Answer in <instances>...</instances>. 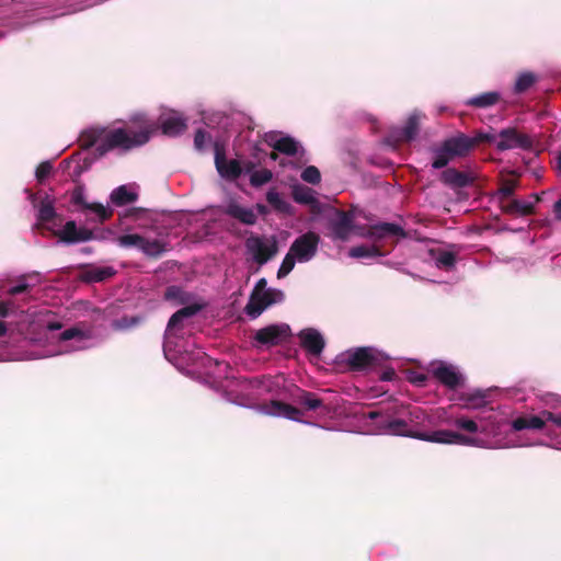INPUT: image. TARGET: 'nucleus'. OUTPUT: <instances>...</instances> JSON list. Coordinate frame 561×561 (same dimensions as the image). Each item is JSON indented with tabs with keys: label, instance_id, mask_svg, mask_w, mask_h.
<instances>
[{
	"label": "nucleus",
	"instance_id": "nucleus-26",
	"mask_svg": "<svg viewBox=\"0 0 561 561\" xmlns=\"http://www.w3.org/2000/svg\"><path fill=\"white\" fill-rule=\"evenodd\" d=\"M266 201L277 213L284 215H293V206L286 202L275 188H271L266 193Z\"/></svg>",
	"mask_w": 561,
	"mask_h": 561
},
{
	"label": "nucleus",
	"instance_id": "nucleus-11",
	"mask_svg": "<svg viewBox=\"0 0 561 561\" xmlns=\"http://www.w3.org/2000/svg\"><path fill=\"white\" fill-rule=\"evenodd\" d=\"M260 410L266 415L283 416L293 421H299L302 415L298 408L278 400H272L268 403L262 404Z\"/></svg>",
	"mask_w": 561,
	"mask_h": 561
},
{
	"label": "nucleus",
	"instance_id": "nucleus-38",
	"mask_svg": "<svg viewBox=\"0 0 561 561\" xmlns=\"http://www.w3.org/2000/svg\"><path fill=\"white\" fill-rule=\"evenodd\" d=\"M296 260L297 257L289 250L277 271V277L283 278L287 276L294 270Z\"/></svg>",
	"mask_w": 561,
	"mask_h": 561
},
{
	"label": "nucleus",
	"instance_id": "nucleus-28",
	"mask_svg": "<svg viewBox=\"0 0 561 561\" xmlns=\"http://www.w3.org/2000/svg\"><path fill=\"white\" fill-rule=\"evenodd\" d=\"M543 426H545V419L537 416V415H531L529 417H526V416L517 417L512 422V427L515 431H523V430H527V428L541 430Z\"/></svg>",
	"mask_w": 561,
	"mask_h": 561
},
{
	"label": "nucleus",
	"instance_id": "nucleus-13",
	"mask_svg": "<svg viewBox=\"0 0 561 561\" xmlns=\"http://www.w3.org/2000/svg\"><path fill=\"white\" fill-rule=\"evenodd\" d=\"M300 345L313 356H320L325 346L323 336L316 329H304L298 333Z\"/></svg>",
	"mask_w": 561,
	"mask_h": 561
},
{
	"label": "nucleus",
	"instance_id": "nucleus-35",
	"mask_svg": "<svg viewBox=\"0 0 561 561\" xmlns=\"http://www.w3.org/2000/svg\"><path fill=\"white\" fill-rule=\"evenodd\" d=\"M273 178V173L268 169L253 171L250 175V184L253 187H260L268 183Z\"/></svg>",
	"mask_w": 561,
	"mask_h": 561
},
{
	"label": "nucleus",
	"instance_id": "nucleus-47",
	"mask_svg": "<svg viewBox=\"0 0 561 561\" xmlns=\"http://www.w3.org/2000/svg\"><path fill=\"white\" fill-rule=\"evenodd\" d=\"M84 336L85 335H84L82 330H80L77 327H72V328H69V329L65 330L59 335V340L60 341H69V340H72V339H83Z\"/></svg>",
	"mask_w": 561,
	"mask_h": 561
},
{
	"label": "nucleus",
	"instance_id": "nucleus-10",
	"mask_svg": "<svg viewBox=\"0 0 561 561\" xmlns=\"http://www.w3.org/2000/svg\"><path fill=\"white\" fill-rule=\"evenodd\" d=\"M420 130V118L416 114L410 115L403 127L392 128L388 134V141L393 144H405L412 141Z\"/></svg>",
	"mask_w": 561,
	"mask_h": 561
},
{
	"label": "nucleus",
	"instance_id": "nucleus-50",
	"mask_svg": "<svg viewBox=\"0 0 561 561\" xmlns=\"http://www.w3.org/2000/svg\"><path fill=\"white\" fill-rule=\"evenodd\" d=\"M517 204L516 215L526 216L534 213V205L531 203H525L517 199Z\"/></svg>",
	"mask_w": 561,
	"mask_h": 561
},
{
	"label": "nucleus",
	"instance_id": "nucleus-21",
	"mask_svg": "<svg viewBox=\"0 0 561 561\" xmlns=\"http://www.w3.org/2000/svg\"><path fill=\"white\" fill-rule=\"evenodd\" d=\"M501 101V94L496 91H489L468 99L465 103L467 106L476 108H488Z\"/></svg>",
	"mask_w": 561,
	"mask_h": 561
},
{
	"label": "nucleus",
	"instance_id": "nucleus-23",
	"mask_svg": "<svg viewBox=\"0 0 561 561\" xmlns=\"http://www.w3.org/2000/svg\"><path fill=\"white\" fill-rule=\"evenodd\" d=\"M110 199L115 206L122 207L135 203L138 199V194L128 190L126 185H121L112 191Z\"/></svg>",
	"mask_w": 561,
	"mask_h": 561
},
{
	"label": "nucleus",
	"instance_id": "nucleus-36",
	"mask_svg": "<svg viewBox=\"0 0 561 561\" xmlns=\"http://www.w3.org/2000/svg\"><path fill=\"white\" fill-rule=\"evenodd\" d=\"M117 241L121 247L140 249V245L144 244V237L137 233H128L119 236Z\"/></svg>",
	"mask_w": 561,
	"mask_h": 561
},
{
	"label": "nucleus",
	"instance_id": "nucleus-19",
	"mask_svg": "<svg viewBox=\"0 0 561 561\" xmlns=\"http://www.w3.org/2000/svg\"><path fill=\"white\" fill-rule=\"evenodd\" d=\"M162 348L165 359L175 365V312L169 318Z\"/></svg>",
	"mask_w": 561,
	"mask_h": 561
},
{
	"label": "nucleus",
	"instance_id": "nucleus-2",
	"mask_svg": "<svg viewBox=\"0 0 561 561\" xmlns=\"http://www.w3.org/2000/svg\"><path fill=\"white\" fill-rule=\"evenodd\" d=\"M379 427L392 435L412 437L431 443L478 446L477 438H472L453 431L439 430L430 434L424 432L410 431L408 430V422L401 417L381 421Z\"/></svg>",
	"mask_w": 561,
	"mask_h": 561
},
{
	"label": "nucleus",
	"instance_id": "nucleus-52",
	"mask_svg": "<svg viewBox=\"0 0 561 561\" xmlns=\"http://www.w3.org/2000/svg\"><path fill=\"white\" fill-rule=\"evenodd\" d=\"M30 287L31 286L27 283H21V284H18V285L9 288L8 294L11 296L20 295V294L27 291L30 289Z\"/></svg>",
	"mask_w": 561,
	"mask_h": 561
},
{
	"label": "nucleus",
	"instance_id": "nucleus-64",
	"mask_svg": "<svg viewBox=\"0 0 561 561\" xmlns=\"http://www.w3.org/2000/svg\"><path fill=\"white\" fill-rule=\"evenodd\" d=\"M243 169H244V171H245L247 173H250V174H251L253 171H255V170H254V169H255V163H254V162H252V161H247V162H244V164H243L242 170H243Z\"/></svg>",
	"mask_w": 561,
	"mask_h": 561
},
{
	"label": "nucleus",
	"instance_id": "nucleus-60",
	"mask_svg": "<svg viewBox=\"0 0 561 561\" xmlns=\"http://www.w3.org/2000/svg\"><path fill=\"white\" fill-rule=\"evenodd\" d=\"M72 201H73V203H75V204L80 205V206H82V207H83V204H84V203H87V202L84 201V198H83V196H82V194H81V193H75V194L72 195Z\"/></svg>",
	"mask_w": 561,
	"mask_h": 561
},
{
	"label": "nucleus",
	"instance_id": "nucleus-63",
	"mask_svg": "<svg viewBox=\"0 0 561 561\" xmlns=\"http://www.w3.org/2000/svg\"><path fill=\"white\" fill-rule=\"evenodd\" d=\"M186 128V119L178 113V133Z\"/></svg>",
	"mask_w": 561,
	"mask_h": 561
},
{
	"label": "nucleus",
	"instance_id": "nucleus-14",
	"mask_svg": "<svg viewBox=\"0 0 561 561\" xmlns=\"http://www.w3.org/2000/svg\"><path fill=\"white\" fill-rule=\"evenodd\" d=\"M439 180L450 188H463L472 185L476 176L456 168H447L440 173Z\"/></svg>",
	"mask_w": 561,
	"mask_h": 561
},
{
	"label": "nucleus",
	"instance_id": "nucleus-34",
	"mask_svg": "<svg viewBox=\"0 0 561 561\" xmlns=\"http://www.w3.org/2000/svg\"><path fill=\"white\" fill-rule=\"evenodd\" d=\"M206 307L205 302L195 301L188 305H185L181 308H178V323L183 319L195 316L197 312L203 310Z\"/></svg>",
	"mask_w": 561,
	"mask_h": 561
},
{
	"label": "nucleus",
	"instance_id": "nucleus-8",
	"mask_svg": "<svg viewBox=\"0 0 561 561\" xmlns=\"http://www.w3.org/2000/svg\"><path fill=\"white\" fill-rule=\"evenodd\" d=\"M291 335L290 327L286 323L270 324L257 330L253 336L260 345H278L280 342Z\"/></svg>",
	"mask_w": 561,
	"mask_h": 561
},
{
	"label": "nucleus",
	"instance_id": "nucleus-12",
	"mask_svg": "<svg viewBox=\"0 0 561 561\" xmlns=\"http://www.w3.org/2000/svg\"><path fill=\"white\" fill-rule=\"evenodd\" d=\"M57 236L65 243L84 242L94 238V233L91 229L84 227L78 228L73 220L67 221L64 228L58 231Z\"/></svg>",
	"mask_w": 561,
	"mask_h": 561
},
{
	"label": "nucleus",
	"instance_id": "nucleus-15",
	"mask_svg": "<svg viewBox=\"0 0 561 561\" xmlns=\"http://www.w3.org/2000/svg\"><path fill=\"white\" fill-rule=\"evenodd\" d=\"M407 236L404 229L392 222H381L370 226L367 231V237L375 240L381 241L391 238H404Z\"/></svg>",
	"mask_w": 561,
	"mask_h": 561
},
{
	"label": "nucleus",
	"instance_id": "nucleus-59",
	"mask_svg": "<svg viewBox=\"0 0 561 561\" xmlns=\"http://www.w3.org/2000/svg\"><path fill=\"white\" fill-rule=\"evenodd\" d=\"M48 331H57L62 328V323L58 321H49L46 325Z\"/></svg>",
	"mask_w": 561,
	"mask_h": 561
},
{
	"label": "nucleus",
	"instance_id": "nucleus-39",
	"mask_svg": "<svg viewBox=\"0 0 561 561\" xmlns=\"http://www.w3.org/2000/svg\"><path fill=\"white\" fill-rule=\"evenodd\" d=\"M517 182L514 180H505L496 192L497 199H508L514 195Z\"/></svg>",
	"mask_w": 561,
	"mask_h": 561
},
{
	"label": "nucleus",
	"instance_id": "nucleus-1",
	"mask_svg": "<svg viewBox=\"0 0 561 561\" xmlns=\"http://www.w3.org/2000/svg\"><path fill=\"white\" fill-rule=\"evenodd\" d=\"M133 122L139 123V130L102 126L84 129L79 137L80 147L89 149L96 145L95 153L98 157H103L115 149L126 152L147 144L151 135L159 129L156 123L149 122L144 115L135 116Z\"/></svg>",
	"mask_w": 561,
	"mask_h": 561
},
{
	"label": "nucleus",
	"instance_id": "nucleus-33",
	"mask_svg": "<svg viewBox=\"0 0 561 561\" xmlns=\"http://www.w3.org/2000/svg\"><path fill=\"white\" fill-rule=\"evenodd\" d=\"M83 209L95 214L100 222H104L113 216V210L100 203H84Z\"/></svg>",
	"mask_w": 561,
	"mask_h": 561
},
{
	"label": "nucleus",
	"instance_id": "nucleus-62",
	"mask_svg": "<svg viewBox=\"0 0 561 561\" xmlns=\"http://www.w3.org/2000/svg\"><path fill=\"white\" fill-rule=\"evenodd\" d=\"M164 297L168 300L175 298V286H169L165 289Z\"/></svg>",
	"mask_w": 561,
	"mask_h": 561
},
{
	"label": "nucleus",
	"instance_id": "nucleus-51",
	"mask_svg": "<svg viewBox=\"0 0 561 561\" xmlns=\"http://www.w3.org/2000/svg\"><path fill=\"white\" fill-rule=\"evenodd\" d=\"M467 403L478 407L484 403V396L480 392H477L474 394H470L466 398Z\"/></svg>",
	"mask_w": 561,
	"mask_h": 561
},
{
	"label": "nucleus",
	"instance_id": "nucleus-49",
	"mask_svg": "<svg viewBox=\"0 0 561 561\" xmlns=\"http://www.w3.org/2000/svg\"><path fill=\"white\" fill-rule=\"evenodd\" d=\"M208 135L204 129H197L194 136V146L197 150H202L205 146Z\"/></svg>",
	"mask_w": 561,
	"mask_h": 561
},
{
	"label": "nucleus",
	"instance_id": "nucleus-17",
	"mask_svg": "<svg viewBox=\"0 0 561 561\" xmlns=\"http://www.w3.org/2000/svg\"><path fill=\"white\" fill-rule=\"evenodd\" d=\"M376 360L373 350L359 347L351 352L347 357V365L352 370L358 371L370 367Z\"/></svg>",
	"mask_w": 561,
	"mask_h": 561
},
{
	"label": "nucleus",
	"instance_id": "nucleus-25",
	"mask_svg": "<svg viewBox=\"0 0 561 561\" xmlns=\"http://www.w3.org/2000/svg\"><path fill=\"white\" fill-rule=\"evenodd\" d=\"M291 195L294 201L298 204L309 205L312 208L318 204V201L314 197V191L310 187L296 185L293 187Z\"/></svg>",
	"mask_w": 561,
	"mask_h": 561
},
{
	"label": "nucleus",
	"instance_id": "nucleus-58",
	"mask_svg": "<svg viewBox=\"0 0 561 561\" xmlns=\"http://www.w3.org/2000/svg\"><path fill=\"white\" fill-rule=\"evenodd\" d=\"M553 213H554L556 219L561 221V198L554 203Z\"/></svg>",
	"mask_w": 561,
	"mask_h": 561
},
{
	"label": "nucleus",
	"instance_id": "nucleus-9",
	"mask_svg": "<svg viewBox=\"0 0 561 561\" xmlns=\"http://www.w3.org/2000/svg\"><path fill=\"white\" fill-rule=\"evenodd\" d=\"M275 296H283L280 290L267 289L265 293H251L250 299L244 308L245 313L252 319L257 318L270 306L276 302Z\"/></svg>",
	"mask_w": 561,
	"mask_h": 561
},
{
	"label": "nucleus",
	"instance_id": "nucleus-48",
	"mask_svg": "<svg viewBox=\"0 0 561 561\" xmlns=\"http://www.w3.org/2000/svg\"><path fill=\"white\" fill-rule=\"evenodd\" d=\"M501 206V209L505 214L516 215V207L518 206L517 199H497Z\"/></svg>",
	"mask_w": 561,
	"mask_h": 561
},
{
	"label": "nucleus",
	"instance_id": "nucleus-42",
	"mask_svg": "<svg viewBox=\"0 0 561 561\" xmlns=\"http://www.w3.org/2000/svg\"><path fill=\"white\" fill-rule=\"evenodd\" d=\"M140 250H142L148 255H159L163 249L159 241L149 240L144 238V244L140 245Z\"/></svg>",
	"mask_w": 561,
	"mask_h": 561
},
{
	"label": "nucleus",
	"instance_id": "nucleus-53",
	"mask_svg": "<svg viewBox=\"0 0 561 561\" xmlns=\"http://www.w3.org/2000/svg\"><path fill=\"white\" fill-rule=\"evenodd\" d=\"M175 129V117H170L162 123V131L165 135H172Z\"/></svg>",
	"mask_w": 561,
	"mask_h": 561
},
{
	"label": "nucleus",
	"instance_id": "nucleus-30",
	"mask_svg": "<svg viewBox=\"0 0 561 561\" xmlns=\"http://www.w3.org/2000/svg\"><path fill=\"white\" fill-rule=\"evenodd\" d=\"M351 257L364 259V257H376L385 255V252L376 244L373 245H357L350 249L348 252Z\"/></svg>",
	"mask_w": 561,
	"mask_h": 561
},
{
	"label": "nucleus",
	"instance_id": "nucleus-41",
	"mask_svg": "<svg viewBox=\"0 0 561 561\" xmlns=\"http://www.w3.org/2000/svg\"><path fill=\"white\" fill-rule=\"evenodd\" d=\"M301 179L310 184H318L321 181V174L317 167L309 165L301 172Z\"/></svg>",
	"mask_w": 561,
	"mask_h": 561
},
{
	"label": "nucleus",
	"instance_id": "nucleus-5",
	"mask_svg": "<svg viewBox=\"0 0 561 561\" xmlns=\"http://www.w3.org/2000/svg\"><path fill=\"white\" fill-rule=\"evenodd\" d=\"M499 137L500 140L496 142V149L499 151L512 149L531 150L534 148V139L514 127L502 129L499 133Z\"/></svg>",
	"mask_w": 561,
	"mask_h": 561
},
{
	"label": "nucleus",
	"instance_id": "nucleus-44",
	"mask_svg": "<svg viewBox=\"0 0 561 561\" xmlns=\"http://www.w3.org/2000/svg\"><path fill=\"white\" fill-rule=\"evenodd\" d=\"M473 141V149L480 144H495L496 145V135L492 133L478 131L473 137H471Z\"/></svg>",
	"mask_w": 561,
	"mask_h": 561
},
{
	"label": "nucleus",
	"instance_id": "nucleus-56",
	"mask_svg": "<svg viewBox=\"0 0 561 561\" xmlns=\"http://www.w3.org/2000/svg\"><path fill=\"white\" fill-rule=\"evenodd\" d=\"M266 285H267L266 279L265 278H260L256 282L252 293H256V294L265 293L267 290L266 289Z\"/></svg>",
	"mask_w": 561,
	"mask_h": 561
},
{
	"label": "nucleus",
	"instance_id": "nucleus-37",
	"mask_svg": "<svg viewBox=\"0 0 561 561\" xmlns=\"http://www.w3.org/2000/svg\"><path fill=\"white\" fill-rule=\"evenodd\" d=\"M383 410V421L394 420L407 415L408 407L404 404L393 403Z\"/></svg>",
	"mask_w": 561,
	"mask_h": 561
},
{
	"label": "nucleus",
	"instance_id": "nucleus-3",
	"mask_svg": "<svg viewBox=\"0 0 561 561\" xmlns=\"http://www.w3.org/2000/svg\"><path fill=\"white\" fill-rule=\"evenodd\" d=\"M245 249L252 254L254 262L262 266L276 255L278 245L275 238L266 243L262 237L251 236L245 240Z\"/></svg>",
	"mask_w": 561,
	"mask_h": 561
},
{
	"label": "nucleus",
	"instance_id": "nucleus-7",
	"mask_svg": "<svg viewBox=\"0 0 561 561\" xmlns=\"http://www.w3.org/2000/svg\"><path fill=\"white\" fill-rule=\"evenodd\" d=\"M215 165L219 175L226 180L234 181L242 173V167L236 159L228 160L225 146L218 141L214 144Z\"/></svg>",
	"mask_w": 561,
	"mask_h": 561
},
{
	"label": "nucleus",
	"instance_id": "nucleus-27",
	"mask_svg": "<svg viewBox=\"0 0 561 561\" xmlns=\"http://www.w3.org/2000/svg\"><path fill=\"white\" fill-rule=\"evenodd\" d=\"M268 144L275 151L286 156H295L298 152V142L290 136L280 137Z\"/></svg>",
	"mask_w": 561,
	"mask_h": 561
},
{
	"label": "nucleus",
	"instance_id": "nucleus-16",
	"mask_svg": "<svg viewBox=\"0 0 561 561\" xmlns=\"http://www.w3.org/2000/svg\"><path fill=\"white\" fill-rule=\"evenodd\" d=\"M334 239L346 241L353 230V216L351 213L339 210L336 218L330 222Z\"/></svg>",
	"mask_w": 561,
	"mask_h": 561
},
{
	"label": "nucleus",
	"instance_id": "nucleus-43",
	"mask_svg": "<svg viewBox=\"0 0 561 561\" xmlns=\"http://www.w3.org/2000/svg\"><path fill=\"white\" fill-rule=\"evenodd\" d=\"M454 424L457 428L468 433H477L479 430L477 422L466 417H457Z\"/></svg>",
	"mask_w": 561,
	"mask_h": 561
},
{
	"label": "nucleus",
	"instance_id": "nucleus-31",
	"mask_svg": "<svg viewBox=\"0 0 561 561\" xmlns=\"http://www.w3.org/2000/svg\"><path fill=\"white\" fill-rule=\"evenodd\" d=\"M37 208H38L37 219L41 222H49L56 216L53 201H50L48 196H46L44 199H42L39 202V204L37 205Z\"/></svg>",
	"mask_w": 561,
	"mask_h": 561
},
{
	"label": "nucleus",
	"instance_id": "nucleus-32",
	"mask_svg": "<svg viewBox=\"0 0 561 561\" xmlns=\"http://www.w3.org/2000/svg\"><path fill=\"white\" fill-rule=\"evenodd\" d=\"M537 77L533 72H523L520 73L515 82L514 91L515 93H524L529 90L536 82Z\"/></svg>",
	"mask_w": 561,
	"mask_h": 561
},
{
	"label": "nucleus",
	"instance_id": "nucleus-55",
	"mask_svg": "<svg viewBox=\"0 0 561 561\" xmlns=\"http://www.w3.org/2000/svg\"><path fill=\"white\" fill-rule=\"evenodd\" d=\"M422 414L423 411L420 408L410 409V407H408L407 415H409V420L411 422H413L414 420H419Z\"/></svg>",
	"mask_w": 561,
	"mask_h": 561
},
{
	"label": "nucleus",
	"instance_id": "nucleus-20",
	"mask_svg": "<svg viewBox=\"0 0 561 561\" xmlns=\"http://www.w3.org/2000/svg\"><path fill=\"white\" fill-rule=\"evenodd\" d=\"M446 139L459 158L467 157L471 150H473V141L471 140V137L463 133H457L456 135Z\"/></svg>",
	"mask_w": 561,
	"mask_h": 561
},
{
	"label": "nucleus",
	"instance_id": "nucleus-29",
	"mask_svg": "<svg viewBox=\"0 0 561 561\" xmlns=\"http://www.w3.org/2000/svg\"><path fill=\"white\" fill-rule=\"evenodd\" d=\"M296 402L309 411H314L323 407V401L318 398L316 393L306 390H299Z\"/></svg>",
	"mask_w": 561,
	"mask_h": 561
},
{
	"label": "nucleus",
	"instance_id": "nucleus-61",
	"mask_svg": "<svg viewBox=\"0 0 561 561\" xmlns=\"http://www.w3.org/2000/svg\"><path fill=\"white\" fill-rule=\"evenodd\" d=\"M9 314V302H0V317L4 318Z\"/></svg>",
	"mask_w": 561,
	"mask_h": 561
},
{
	"label": "nucleus",
	"instance_id": "nucleus-54",
	"mask_svg": "<svg viewBox=\"0 0 561 561\" xmlns=\"http://www.w3.org/2000/svg\"><path fill=\"white\" fill-rule=\"evenodd\" d=\"M543 419H545V423L546 422H552L554 423L557 426L561 427V414H554L552 412H543Z\"/></svg>",
	"mask_w": 561,
	"mask_h": 561
},
{
	"label": "nucleus",
	"instance_id": "nucleus-4",
	"mask_svg": "<svg viewBox=\"0 0 561 561\" xmlns=\"http://www.w3.org/2000/svg\"><path fill=\"white\" fill-rule=\"evenodd\" d=\"M430 373L437 381L450 390H456L465 383V378L457 367L445 362L432 363Z\"/></svg>",
	"mask_w": 561,
	"mask_h": 561
},
{
	"label": "nucleus",
	"instance_id": "nucleus-18",
	"mask_svg": "<svg viewBox=\"0 0 561 561\" xmlns=\"http://www.w3.org/2000/svg\"><path fill=\"white\" fill-rule=\"evenodd\" d=\"M433 153V161L432 167L433 169H443L448 165L450 161H453L456 158H459L456 154V151L450 146V144L447 141V139H444L438 146L432 148Z\"/></svg>",
	"mask_w": 561,
	"mask_h": 561
},
{
	"label": "nucleus",
	"instance_id": "nucleus-46",
	"mask_svg": "<svg viewBox=\"0 0 561 561\" xmlns=\"http://www.w3.org/2000/svg\"><path fill=\"white\" fill-rule=\"evenodd\" d=\"M53 165L49 161H44L36 168V179L39 183H43L51 173Z\"/></svg>",
	"mask_w": 561,
	"mask_h": 561
},
{
	"label": "nucleus",
	"instance_id": "nucleus-6",
	"mask_svg": "<svg viewBox=\"0 0 561 561\" xmlns=\"http://www.w3.org/2000/svg\"><path fill=\"white\" fill-rule=\"evenodd\" d=\"M319 242V234L308 231L299 236L291 243L289 250L297 257L298 262H308L317 254Z\"/></svg>",
	"mask_w": 561,
	"mask_h": 561
},
{
	"label": "nucleus",
	"instance_id": "nucleus-24",
	"mask_svg": "<svg viewBox=\"0 0 561 561\" xmlns=\"http://www.w3.org/2000/svg\"><path fill=\"white\" fill-rule=\"evenodd\" d=\"M227 215L238 219L244 225H254L256 222V215L251 208H245L238 204H230L226 210Z\"/></svg>",
	"mask_w": 561,
	"mask_h": 561
},
{
	"label": "nucleus",
	"instance_id": "nucleus-40",
	"mask_svg": "<svg viewBox=\"0 0 561 561\" xmlns=\"http://www.w3.org/2000/svg\"><path fill=\"white\" fill-rule=\"evenodd\" d=\"M455 263H456V255L453 252L440 251L438 253V255L436 256V264L439 267L449 270V268L454 267Z\"/></svg>",
	"mask_w": 561,
	"mask_h": 561
},
{
	"label": "nucleus",
	"instance_id": "nucleus-22",
	"mask_svg": "<svg viewBox=\"0 0 561 561\" xmlns=\"http://www.w3.org/2000/svg\"><path fill=\"white\" fill-rule=\"evenodd\" d=\"M116 274L112 266L90 267L81 275V279L87 283L104 282Z\"/></svg>",
	"mask_w": 561,
	"mask_h": 561
},
{
	"label": "nucleus",
	"instance_id": "nucleus-57",
	"mask_svg": "<svg viewBox=\"0 0 561 561\" xmlns=\"http://www.w3.org/2000/svg\"><path fill=\"white\" fill-rule=\"evenodd\" d=\"M366 417L369 420L381 419L383 421V410L369 411Z\"/></svg>",
	"mask_w": 561,
	"mask_h": 561
},
{
	"label": "nucleus",
	"instance_id": "nucleus-45",
	"mask_svg": "<svg viewBox=\"0 0 561 561\" xmlns=\"http://www.w3.org/2000/svg\"><path fill=\"white\" fill-rule=\"evenodd\" d=\"M139 322V317H122L121 319L114 321L113 327L117 330H123L137 325Z\"/></svg>",
	"mask_w": 561,
	"mask_h": 561
}]
</instances>
